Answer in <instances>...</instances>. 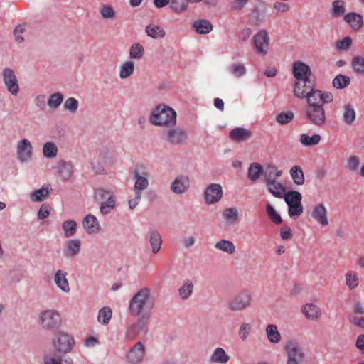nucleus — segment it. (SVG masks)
<instances>
[{
    "instance_id": "1",
    "label": "nucleus",
    "mask_w": 364,
    "mask_h": 364,
    "mask_svg": "<svg viewBox=\"0 0 364 364\" xmlns=\"http://www.w3.org/2000/svg\"><path fill=\"white\" fill-rule=\"evenodd\" d=\"M333 99V95L330 92H314L310 95L304 110L306 121L316 127H323L327 120L324 105L331 103Z\"/></svg>"
},
{
    "instance_id": "2",
    "label": "nucleus",
    "mask_w": 364,
    "mask_h": 364,
    "mask_svg": "<svg viewBox=\"0 0 364 364\" xmlns=\"http://www.w3.org/2000/svg\"><path fill=\"white\" fill-rule=\"evenodd\" d=\"M154 306V299L151 294V290L147 287H144L131 299L129 311L132 316H139L142 314L149 313Z\"/></svg>"
},
{
    "instance_id": "3",
    "label": "nucleus",
    "mask_w": 364,
    "mask_h": 364,
    "mask_svg": "<svg viewBox=\"0 0 364 364\" xmlns=\"http://www.w3.org/2000/svg\"><path fill=\"white\" fill-rule=\"evenodd\" d=\"M149 121L154 125L172 127L176 123V112L168 106L160 105L154 109Z\"/></svg>"
},
{
    "instance_id": "4",
    "label": "nucleus",
    "mask_w": 364,
    "mask_h": 364,
    "mask_svg": "<svg viewBox=\"0 0 364 364\" xmlns=\"http://www.w3.org/2000/svg\"><path fill=\"white\" fill-rule=\"evenodd\" d=\"M287 355L286 364H301L305 359V353L301 345L295 340L287 341L284 346Z\"/></svg>"
},
{
    "instance_id": "5",
    "label": "nucleus",
    "mask_w": 364,
    "mask_h": 364,
    "mask_svg": "<svg viewBox=\"0 0 364 364\" xmlns=\"http://www.w3.org/2000/svg\"><path fill=\"white\" fill-rule=\"evenodd\" d=\"M38 321L43 328L53 330L58 328L62 323L60 314L55 309H47L39 314Z\"/></svg>"
},
{
    "instance_id": "6",
    "label": "nucleus",
    "mask_w": 364,
    "mask_h": 364,
    "mask_svg": "<svg viewBox=\"0 0 364 364\" xmlns=\"http://www.w3.org/2000/svg\"><path fill=\"white\" fill-rule=\"evenodd\" d=\"M52 343L58 352L66 353L73 349L75 341L68 333L63 331H58L54 335Z\"/></svg>"
},
{
    "instance_id": "7",
    "label": "nucleus",
    "mask_w": 364,
    "mask_h": 364,
    "mask_svg": "<svg viewBox=\"0 0 364 364\" xmlns=\"http://www.w3.org/2000/svg\"><path fill=\"white\" fill-rule=\"evenodd\" d=\"M252 302V294L248 291H244L235 296L228 306L232 312H240L250 307Z\"/></svg>"
},
{
    "instance_id": "8",
    "label": "nucleus",
    "mask_w": 364,
    "mask_h": 364,
    "mask_svg": "<svg viewBox=\"0 0 364 364\" xmlns=\"http://www.w3.org/2000/svg\"><path fill=\"white\" fill-rule=\"evenodd\" d=\"M314 87V82L310 79L297 80L294 89V95L298 98H305L308 101V97L314 92H323Z\"/></svg>"
},
{
    "instance_id": "9",
    "label": "nucleus",
    "mask_w": 364,
    "mask_h": 364,
    "mask_svg": "<svg viewBox=\"0 0 364 364\" xmlns=\"http://www.w3.org/2000/svg\"><path fill=\"white\" fill-rule=\"evenodd\" d=\"M252 41L254 48L257 54L262 56L267 54L269 47L270 38L266 30L261 29L257 32L254 35Z\"/></svg>"
},
{
    "instance_id": "10",
    "label": "nucleus",
    "mask_w": 364,
    "mask_h": 364,
    "mask_svg": "<svg viewBox=\"0 0 364 364\" xmlns=\"http://www.w3.org/2000/svg\"><path fill=\"white\" fill-rule=\"evenodd\" d=\"M134 179L135 180L134 183V192L141 193V191L146 189L149 186V171L146 167L139 166L137 167L134 173Z\"/></svg>"
},
{
    "instance_id": "11",
    "label": "nucleus",
    "mask_w": 364,
    "mask_h": 364,
    "mask_svg": "<svg viewBox=\"0 0 364 364\" xmlns=\"http://www.w3.org/2000/svg\"><path fill=\"white\" fill-rule=\"evenodd\" d=\"M17 159L22 163L31 161L33 154V146L27 139L20 140L16 146Z\"/></svg>"
},
{
    "instance_id": "12",
    "label": "nucleus",
    "mask_w": 364,
    "mask_h": 364,
    "mask_svg": "<svg viewBox=\"0 0 364 364\" xmlns=\"http://www.w3.org/2000/svg\"><path fill=\"white\" fill-rule=\"evenodd\" d=\"M4 82L8 91L13 95L19 92V85L14 71L11 68H5L2 73Z\"/></svg>"
},
{
    "instance_id": "13",
    "label": "nucleus",
    "mask_w": 364,
    "mask_h": 364,
    "mask_svg": "<svg viewBox=\"0 0 364 364\" xmlns=\"http://www.w3.org/2000/svg\"><path fill=\"white\" fill-rule=\"evenodd\" d=\"M222 197V186L218 183H212L209 185L204 193V198L207 204H215L219 202Z\"/></svg>"
},
{
    "instance_id": "14",
    "label": "nucleus",
    "mask_w": 364,
    "mask_h": 364,
    "mask_svg": "<svg viewBox=\"0 0 364 364\" xmlns=\"http://www.w3.org/2000/svg\"><path fill=\"white\" fill-rule=\"evenodd\" d=\"M164 138L168 144L178 145L186 140L187 134L181 129H170L164 132Z\"/></svg>"
},
{
    "instance_id": "15",
    "label": "nucleus",
    "mask_w": 364,
    "mask_h": 364,
    "mask_svg": "<svg viewBox=\"0 0 364 364\" xmlns=\"http://www.w3.org/2000/svg\"><path fill=\"white\" fill-rule=\"evenodd\" d=\"M145 355L144 346L141 342H137L127 353V358L132 364L140 363Z\"/></svg>"
},
{
    "instance_id": "16",
    "label": "nucleus",
    "mask_w": 364,
    "mask_h": 364,
    "mask_svg": "<svg viewBox=\"0 0 364 364\" xmlns=\"http://www.w3.org/2000/svg\"><path fill=\"white\" fill-rule=\"evenodd\" d=\"M327 213L325 205L323 203H318L313 209L311 216L318 223L324 227L328 225Z\"/></svg>"
},
{
    "instance_id": "17",
    "label": "nucleus",
    "mask_w": 364,
    "mask_h": 364,
    "mask_svg": "<svg viewBox=\"0 0 364 364\" xmlns=\"http://www.w3.org/2000/svg\"><path fill=\"white\" fill-rule=\"evenodd\" d=\"M190 186V180L188 176L183 175L178 176L171 186V190L176 194L185 193Z\"/></svg>"
},
{
    "instance_id": "18",
    "label": "nucleus",
    "mask_w": 364,
    "mask_h": 364,
    "mask_svg": "<svg viewBox=\"0 0 364 364\" xmlns=\"http://www.w3.org/2000/svg\"><path fill=\"white\" fill-rule=\"evenodd\" d=\"M292 72L297 80L310 79L311 69L309 66L302 62H296L293 64Z\"/></svg>"
},
{
    "instance_id": "19",
    "label": "nucleus",
    "mask_w": 364,
    "mask_h": 364,
    "mask_svg": "<svg viewBox=\"0 0 364 364\" xmlns=\"http://www.w3.org/2000/svg\"><path fill=\"white\" fill-rule=\"evenodd\" d=\"M82 225L86 232L89 234L98 233L101 229L97 218L91 214L87 215L84 218Z\"/></svg>"
},
{
    "instance_id": "20",
    "label": "nucleus",
    "mask_w": 364,
    "mask_h": 364,
    "mask_svg": "<svg viewBox=\"0 0 364 364\" xmlns=\"http://www.w3.org/2000/svg\"><path fill=\"white\" fill-rule=\"evenodd\" d=\"M301 311L305 317L311 321H317L321 316V309L312 303H307L304 305Z\"/></svg>"
},
{
    "instance_id": "21",
    "label": "nucleus",
    "mask_w": 364,
    "mask_h": 364,
    "mask_svg": "<svg viewBox=\"0 0 364 364\" xmlns=\"http://www.w3.org/2000/svg\"><path fill=\"white\" fill-rule=\"evenodd\" d=\"M282 174V171L278 170L274 166L268 165L263 170L264 182L266 184L277 181Z\"/></svg>"
},
{
    "instance_id": "22",
    "label": "nucleus",
    "mask_w": 364,
    "mask_h": 364,
    "mask_svg": "<svg viewBox=\"0 0 364 364\" xmlns=\"http://www.w3.org/2000/svg\"><path fill=\"white\" fill-rule=\"evenodd\" d=\"M252 136V132L242 127H237L230 131V138L236 142H241L247 140Z\"/></svg>"
},
{
    "instance_id": "23",
    "label": "nucleus",
    "mask_w": 364,
    "mask_h": 364,
    "mask_svg": "<svg viewBox=\"0 0 364 364\" xmlns=\"http://www.w3.org/2000/svg\"><path fill=\"white\" fill-rule=\"evenodd\" d=\"M149 242L151 247L154 254H156L161 250L162 245V238L160 233L154 229H151L149 232Z\"/></svg>"
},
{
    "instance_id": "24",
    "label": "nucleus",
    "mask_w": 364,
    "mask_h": 364,
    "mask_svg": "<svg viewBox=\"0 0 364 364\" xmlns=\"http://www.w3.org/2000/svg\"><path fill=\"white\" fill-rule=\"evenodd\" d=\"M230 359L229 355L221 347L216 348L210 357V361L215 364H226Z\"/></svg>"
},
{
    "instance_id": "25",
    "label": "nucleus",
    "mask_w": 364,
    "mask_h": 364,
    "mask_svg": "<svg viewBox=\"0 0 364 364\" xmlns=\"http://www.w3.org/2000/svg\"><path fill=\"white\" fill-rule=\"evenodd\" d=\"M67 273L63 270H58L54 275V282L58 287L64 292H69V283L67 279Z\"/></svg>"
},
{
    "instance_id": "26",
    "label": "nucleus",
    "mask_w": 364,
    "mask_h": 364,
    "mask_svg": "<svg viewBox=\"0 0 364 364\" xmlns=\"http://www.w3.org/2000/svg\"><path fill=\"white\" fill-rule=\"evenodd\" d=\"M344 20L354 31L360 30L363 25L362 16L354 12L346 14L344 16Z\"/></svg>"
},
{
    "instance_id": "27",
    "label": "nucleus",
    "mask_w": 364,
    "mask_h": 364,
    "mask_svg": "<svg viewBox=\"0 0 364 364\" xmlns=\"http://www.w3.org/2000/svg\"><path fill=\"white\" fill-rule=\"evenodd\" d=\"M81 242L78 239L70 240L66 242L64 250V255L66 257H74L80 253Z\"/></svg>"
},
{
    "instance_id": "28",
    "label": "nucleus",
    "mask_w": 364,
    "mask_h": 364,
    "mask_svg": "<svg viewBox=\"0 0 364 364\" xmlns=\"http://www.w3.org/2000/svg\"><path fill=\"white\" fill-rule=\"evenodd\" d=\"M267 338L270 343L277 344L282 340V336L274 324H268L265 328Z\"/></svg>"
},
{
    "instance_id": "29",
    "label": "nucleus",
    "mask_w": 364,
    "mask_h": 364,
    "mask_svg": "<svg viewBox=\"0 0 364 364\" xmlns=\"http://www.w3.org/2000/svg\"><path fill=\"white\" fill-rule=\"evenodd\" d=\"M268 191L274 197L282 198L285 194V188L280 182L274 181L266 184Z\"/></svg>"
},
{
    "instance_id": "30",
    "label": "nucleus",
    "mask_w": 364,
    "mask_h": 364,
    "mask_svg": "<svg viewBox=\"0 0 364 364\" xmlns=\"http://www.w3.org/2000/svg\"><path fill=\"white\" fill-rule=\"evenodd\" d=\"M343 122L347 125H352L356 119L355 111L350 104H346L343 106V110L342 113Z\"/></svg>"
},
{
    "instance_id": "31",
    "label": "nucleus",
    "mask_w": 364,
    "mask_h": 364,
    "mask_svg": "<svg viewBox=\"0 0 364 364\" xmlns=\"http://www.w3.org/2000/svg\"><path fill=\"white\" fill-rule=\"evenodd\" d=\"M193 27L199 34H207L213 30V25L205 19H200L194 21Z\"/></svg>"
},
{
    "instance_id": "32",
    "label": "nucleus",
    "mask_w": 364,
    "mask_h": 364,
    "mask_svg": "<svg viewBox=\"0 0 364 364\" xmlns=\"http://www.w3.org/2000/svg\"><path fill=\"white\" fill-rule=\"evenodd\" d=\"M321 137L319 134H315L309 136L307 134H301L299 136V142L304 146H313L319 144Z\"/></svg>"
},
{
    "instance_id": "33",
    "label": "nucleus",
    "mask_w": 364,
    "mask_h": 364,
    "mask_svg": "<svg viewBox=\"0 0 364 364\" xmlns=\"http://www.w3.org/2000/svg\"><path fill=\"white\" fill-rule=\"evenodd\" d=\"M214 247L216 250L224 252L229 255H232L235 252V245L234 243L225 239L218 241L215 244Z\"/></svg>"
},
{
    "instance_id": "34",
    "label": "nucleus",
    "mask_w": 364,
    "mask_h": 364,
    "mask_svg": "<svg viewBox=\"0 0 364 364\" xmlns=\"http://www.w3.org/2000/svg\"><path fill=\"white\" fill-rule=\"evenodd\" d=\"M263 167L259 163H252L248 168V178L252 181H256L263 173Z\"/></svg>"
},
{
    "instance_id": "35",
    "label": "nucleus",
    "mask_w": 364,
    "mask_h": 364,
    "mask_svg": "<svg viewBox=\"0 0 364 364\" xmlns=\"http://www.w3.org/2000/svg\"><path fill=\"white\" fill-rule=\"evenodd\" d=\"M50 191L49 187H42L40 189L36 190L30 194V198L33 202H41L46 200Z\"/></svg>"
},
{
    "instance_id": "36",
    "label": "nucleus",
    "mask_w": 364,
    "mask_h": 364,
    "mask_svg": "<svg viewBox=\"0 0 364 364\" xmlns=\"http://www.w3.org/2000/svg\"><path fill=\"white\" fill-rule=\"evenodd\" d=\"M77 223L73 220H68L62 223V228L65 237L73 236L77 231Z\"/></svg>"
},
{
    "instance_id": "37",
    "label": "nucleus",
    "mask_w": 364,
    "mask_h": 364,
    "mask_svg": "<svg viewBox=\"0 0 364 364\" xmlns=\"http://www.w3.org/2000/svg\"><path fill=\"white\" fill-rule=\"evenodd\" d=\"M112 316V311L110 307L105 306L98 313L97 321L102 325H107Z\"/></svg>"
},
{
    "instance_id": "38",
    "label": "nucleus",
    "mask_w": 364,
    "mask_h": 364,
    "mask_svg": "<svg viewBox=\"0 0 364 364\" xmlns=\"http://www.w3.org/2000/svg\"><path fill=\"white\" fill-rule=\"evenodd\" d=\"M223 218L229 224H234L239 220V213L235 208H228L224 210L223 213Z\"/></svg>"
},
{
    "instance_id": "39",
    "label": "nucleus",
    "mask_w": 364,
    "mask_h": 364,
    "mask_svg": "<svg viewBox=\"0 0 364 364\" xmlns=\"http://www.w3.org/2000/svg\"><path fill=\"white\" fill-rule=\"evenodd\" d=\"M170 7L176 14L185 12L188 6V0H170Z\"/></svg>"
},
{
    "instance_id": "40",
    "label": "nucleus",
    "mask_w": 364,
    "mask_h": 364,
    "mask_svg": "<svg viewBox=\"0 0 364 364\" xmlns=\"http://www.w3.org/2000/svg\"><path fill=\"white\" fill-rule=\"evenodd\" d=\"M43 364H73L70 358H63L61 356L48 355L43 358Z\"/></svg>"
},
{
    "instance_id": "41",
    "label": "nucleus",
    "mask_w": 364,
    "mask_h": 364,
    "mask_svg": "<svg viewBox=\"0 0 364 364\" xmlns=\"http://www.w3.org/2000/svg\"><path fill=\"white\" fill-rule=\"evenodd\" d=\"M146 33L152 38H161L165 36V31L159 26L149 25L146 27Z\"/></svg>"
},
{
    "instance_id": "42",
    "label": "nucleus",
    "mask_w": 364,
    "mask_h": 364,
    "mask_svg": "<svg viewBox=\"0 0 364 364\" xmlns=\"http://www.w3.org/2000/svg\"><path fill=\"white\" fill-rule=\"evenodd\" d=\"M134 71V63L133 61H126L119 68V76L122 79L129 77Z\"/></svg>"
},
{
    "instance_id": "43",
    "label": "nucleus",
    "mask_w": 364,
    "mask_h": 364,
    "mask_svg": "<svg viewBox=\"0 0 364 364\" xmlns=\"http://www.w3.org/2000/svg\"><path fill=\"white\" fill-rule=\"evenodd\" d=\"M360 159L356 155H350L346 159V169L350 173H355L358 170Z\"/></svg>"
},
{
    "instance_id": "44",
    "label": "nucleus",
    "mask_w": 364,
    "mask_h": 364,
    "mask_svg": "<svg viewBox=\"0 0 364 364\" xmlns=\"http://www.w3.org/2000/svg\"><path fill=\"white\" fill-rule=\"evenodd\" d=\"M193 284L190 280H186L180 287L178 292L182 299H188L193 293Z\"/></svg>"
},
{
    "instance_id": "45",
    "label": "nucleus",
    "mask_w": 364,
    "mask_h": 364,
    "mask_svg": "<svg viewBox=\"0 0 364 364\" xmlns=\"http://www.w3.org/2000/svg\"><path fill=\"white\" fill-rule=\"evenodd\" d=\"M290 175L296 184L303 185L304 176L302 169L298 166H293L290 170Z\"/></svg>"
},
{
    "instance_id": "46",
    "label": "nucleus",
    "mask_w": 364,
    "mask_h": 364,
    "mask_svg": "<svg viewBox=\"0 0 364 364\" xmlns=\"http://www.w3.org/2000/svg\"><path fill=\"white\" fill-rule=\"evenodd\" d=\"M346 283L350 289L356 288L359 284V277L355 271H349L346 274Z\"/></svg>"
},
{
    "instance_id": "47",
    "label": "nucleus",
    "mask_w": 364,
    "mask_h": 364,
    "mask_svg": "<svg viewBox=\"0 0 364 364\" xmlns=\"http://www.w3.org/2000/svg\"><path fill=\"white\" fill-rule=\"evenodd\" d=\"M284 197L288 206L301 203L302 198L301 193L295 191H289L284 194Z\"/></svg>"
},
{
    "instance_id": "48",
    "label": "nucleus",
    "mask_w": 364,
    "mask_h": 364,
    "mask_svg": "<svg viewBox=\"0 0 364 364\" xmlns=\"http://www.w3.org/2000/svg\"><path fill=\"white\" fill-rule=\"evenodd\" d=\"M351 66L355 73L358 75H364V58L356 55L353 58Z\"/></svg>"
},
{
    "instance_id": "49",
    "label": "nucleus",
    "mask_w": 364,
    "mask_h": 364,
    "mask_svg": "<svg viewBox=\"0 0 364 364\" xmlns=\"http://www.w3.org/2000/svg\"><path fill=\"white\" fill-rule=\"evenodd\" d=\"M58 147L53 142H46L43 146V154L46 158H53L57 156Z\"/></svg>"
},
{
    "instance_id": "50",
    "label": "nucleus",
    "mask_w": 364,
    "mask_h": 364,
    "mask_svg": "<svg viewBox=\"0 0 364 364\" xmlns=\"http://www.w3.org/2000/svg\"><path fill=\"white\" fill-rule=\"evenodd\" d=\"M350 77L344 75H338L333 80L332 85L336 89H343L349 85Z\"/></svg>"
},
{
    "instance_id": "51",
    "label": "nucleus",
    "mask_w": 364,
    "mask_h": 364,
    "mask_svg": "<svg viewBox=\"0 0 364 364\" xmlns=\"http://www.w3.org/2000/svg\"><path fill=\"white\" fill-rule=\"evenodd\" d=\"M252 332V325L247 322H243L240 324L237 334L240 340L246 341Z\"/></svg>"
},
{
    "instance_id": "52",
    "label": "nucleus",
    "mask_w": 364,
    "mask_h": 364,
    "mask_svg": "<svg viewBox=\"0 0 364 364\" xmlns=\"http://www.w3.org/2000/svg\"><path fill=\"white\" fill-rule=\"evenodd\" d=\"M144 53V47L139 43L133 44L129 49V57L132 59L142 58Z\"/></svg>"
},
{
    "instance_id": "53",
    "label": "nucleus",
    "mask_w": 364,
    "mask_h": 364,
    "mask_svg": "<svg viewBox=\"0 0 364 364\" xmlns=\"http://www.w3.org/2000/svg\"><path fill=\"white\" fill-rule=\"evenodd\" d=\"M142 329V326L138 323H133L130 325L126 333V339L132 341L136 338L139 332Z\"/></svg>"
},
{
    "instance_id": "54",
    "label": "nucleus",
    "mask_w": 364,
    "mask_h": 364,
    "mask_svg": "<svg viewBox=\"0 0 364 364\" xmlns=\"http://www.w3.org/2000/svg\"><path fill=\"white\" fill-rule=\"evenodd\" d=\"M266 213L269 219L275 224H280L282 223V220L280 215L270 203L266 205Z\"/></svg>"
},
{
    "instance_id": "55",
    "label": "nucleus",
    "mask_w": 364,
    "mask_h": 364,
    "mask_svg": "<svg viewBox=\"0 0 364 364\" xmlns=\"http://www.w3.org/2000/svg\"><path fill=\"white\" fill-rule=\"evenodd\" d=\"M63 101V95L60 92L52 94L48 100V106L52 109L58 108Z\"/></svg>"
},
{
    "instance_id": "56",
    "label": "nucleus",
    "mask_w": 364,
    "mask_h": 364,
    "mask_svg": "<svg viewBox=\"0 0 364 364\" xmlns=\"http://www.w3.org/2000/svg\"><path fill=\"white\" fill-rule=\"evenodd\" d=\"M100 14L104 19H113L116 16L114 8L109 4L102 5L100 8Z\"/></svg>"
},
{
    "instance_id": "57",
    "label": "nucleus",
    "mask_w": 364,
    "mask_h": 364,
    "mask_svg": "<svg viewBox=\"0 0 364 364\" xmlns=\"http://www.w3.org/2000/svg\"><path fill=\"white\" fill-rule=\"evenodd\" d=\"M100 203V212L103 215L109 213L115 207V200L114 197H109L108 199L105 200V202L103 201Z\"/></svg>"
},
{
    "instance_id": "58",
    "label": "nucleus",
    "mask_w": 364,
    "mask_h": 364,
    "mask_svg": "<svg viewBox=\"0 0 364 364\" xmlns=\"http://www.w3.org/2000/svg\"><path fill=\"white\" fill-rule=\"evenodd\" d=\"M332 16L333 17L341 16L345 13V6L343 1H335L333 2Z\"/></svg>"
},
{
    "instance_id": "59",
    "label": "nucleus",
    "mask_w": 364,
    "mask_h": 364,
    "mask_svg": "<svg viewBox=\"0 0 364 364\" xmlns=\"http://www.w3.org/2000/svg\"><path fill=\"white\" fill-rule=\"evenodd\" d=\"M109 197H113L112 193L103 188H98L95 191V199L99 203H102Z\"/></svg>"
},
{
    "instance_id": "60",
    "label": "nucleus",
    "mask_w": 364,
    "mask_h": 364,
    "mask_svg": "<svg viewBox=\"0 0 364 364\" xmlns=\"http://www.w3.org/2000/svg\"><path fill=\"white\" fill-rule=\"evenodd\" d=\"M294 119V113L291 111L282 112L277 117V122L280 124H287Z\"/></svg>"
},
{
    "instance_id": "61",
    "label": "nucleus",
    "mask_w": 364,
    "mask_h": 364,
    "mask_svg": "<svg viewBox=\"0 0 364 364\" xmlns=\"http://www.w3.org/2000/svg\"><path fill=\"white\" fill-rule=\"evenodd\" d=\"M230 70L232 75L236 77H240L246 73V69L243 64L235 63L230 67Z\"/></svg>"
},
{
    "instance_id": "62",
    "label": "nucleus",
    "mask_w": 364,
    "mask_h": 364,
    "mask_svg": "<svg viewBox=\"0 0 364 364\" xmlns=\"http://www.w3.org/2000/svg\"><path fill=\"white\" fill-rule=\"evenodd\" d=\"M63 107L65 109L75 113L78 108V101L74 97H69L65 100Z\"/></svg>"
},
{
    "instance_id": "63",
    "label": "nucleus",
    "mask_w": 364,
    "mask_h": 364,
    "mask_svg": "<svg viewBox=\"0 0 364 364\" xmlns=\"http://www.w3.org/2000/svg\"><path fill=\"white\" fill-rule=\"evenodd\" d=\"M288 213L291 218H298L303 213V206L301 203L289 205Z\"/></svg>"
},
{
    "instance_id": "64",
    "label": "nucleus",
    "mask_w": 364,
    "mask_h": 364,
    "mask_svg": "<svg viewBox=\"0 0 364 364\" xmlns=\"http://www.w3.org/2000/svg\"><path fill=\"white\" fill-rule=\"evenodd\" d=\"M352 43L350 37H346L342 40L338 41L336 43V48L338 50H348Z\"/></svg>"
}]
</instances>
